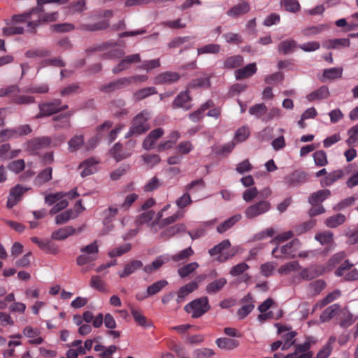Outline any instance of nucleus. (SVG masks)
<instances>
[{
	"instance_id": "nucleus-10",
	"label": "nucleus",
	"mask_w": 358,
	"mask_h": 358,
	"mask_svg": "<svg viewBox=\"0 0 358 358\" xmlns=\"http://www.w3.org/2000/svg\"><path fill=\"white\" fill-rule=\"evenodd\" d=\"M141 61V56L138 53L122 57V59L112 69V72L114 74H118L129 69L131 64L138 63Z\"/></svg>"
},
{
	"instance_id": "nucleus-4",
	"label": "nucleus",
	"mask_w": 358,
	"mask_h": 358,
	"mask_svg": "<svg viewBox=\"0 0 358 358\" xmlns=\"http://www.w3.org/2000/svg\"><path fill=\"white\" fill-rule=\"evenodd\" d=\"M299 240L294 238L282 245L280 248L276 246L273 249L271 254L276 259L294 258L296 257L294 252L299 248Z\"/></svg>"
},
{
	"instance_id": "nucleus-46",
	"label": "nucleus",
	"mask_w": 358,
	"mask_h": 358,
	"mask_svg": "<svg viewBox=\"0 0 358 358\" xmlns=\"http://www.w3.org/2000/svg\"><path fill=\"white\" fill-rule=\"evenodd\" d=\"M280 6L285 10L292 13H296L300 10V4L297 0H281Z\"/></svg>"
},
{
	"instance_id": "nucleus-23",
	"label": "nucleus",
	"mask_w": 358,
	"mask_h": 358,
	"mask_svg": "<svg viewBox=\"0 0 358 358\" xmlns=\"http://www.w3.org/2000/svg\"><path fill=\"white\" fill-rule=\"evenodd\" d=\"M143 266V262L140 260H133L127 263L122 271L118 272L120 278H124L134 273L136 270Z\"/></svg>"
},
{
	"instance_id": "nucleus-27",
	"label": "nucleus",
	"mask_w": 358,
	"mask_h": 358,
	"mask_svg": "<svg viewBox=\"0 0 358 358\" xmlns=\"http://www.w3.org/2000/svg\"><path fill=\"white\" fill-rule=\"evenodd\" d=\"M215 343L218 348L225 350H232L239 345L237 340L229 338H219Z\"/></svg>"
},
{
	"instance_id": "nucleus-6",
	"label": "nucleus",
	"mask_w": 358,
	"mask_h": 358,
	"mask_svg": "<svg viewBox=\"0 0 358 358\" xmlns=\"http://www.w3.org/2000/svg\"><path fill=\"white\" fill-rule=\"evenodd\" d=\"M69 0H37L38 6L32 8L31 10L28 12H25L22 14L20 15H14L12 17V20L14 22H31V15L33 13H37L39 12H43V5L49 3H57L59 4H65L69 2Z\"/></svg>"
},
{
	"instance_id": "nucleus-48",
	"label": "nucleus",
	"mask_w": 358,
	"mask_h": 358,
	"mask_svg": "<svg viewBox=\"0 0 358 358\" xmlns=\"http://www.w3.org/2000/svg\"><path fill=\"white\" fill-rule=\"evenodd\" d=\"M131 249V243H124L119 247L115 248L108 252V256L110 257H115L121 256Z\"/></svg>"
},
{
	"instance_id": "nucleus-58",
	"label": "nucleus",
	"mask_w": 358,
	"mask_h": 358,
	"mask_svg": "<svg viewBox=\"0 0 358 358\" xmlns=\"http://www.w3.org/2000/svg\"><path fill=\"white\" fill-rule=\"evenodd\" d=\"M315 225V221L313 220L305 222L295 227V232L297 235H301L313 229Z\"/></svg>"
},
{
	"instance_id": "nucleus-5",
	"label": "nucleus",
	"mask_w": 358,
	"mask_h": 358,
	"mask_svg": "<svg viewBox=\"0 0 358 358\" xmlns=\"http://www.w3.org/2000/svg\"><path fill=\"white\" fill-rule=\"evenodd\" d=\"M69 108L66 104H62L60 99H55L52 101L41 103L38 105L39 113L36 118L50 116L53 114L63 111Z\"/></svg>"
},
{
	"instance_id": "nucleus-19",
	"label": "nucleus",
	"mask_w": 358,
	"mask_h": 358,
	"mask_svg": "<svg viewBox=\"0 0 358 358\" xmlns=\"http://www.w3.org/2000/svg\"><path fill=\"white\" fill-rule=\"evenodd\" d=\"M197 289L198 282L196 281H191L190 282L182 286L177 293V303H181L187 296Z\"/></svg>"
},
{
	"instance_id": "nucleus-34",
	"label": "nucleus",
	"mask_w": 358,
	"mask_h": 358,
	"mask_svg": "<svg viewBox=\"0 0 358 358\" xmlns=\"http://www.w3.org/2000/svg\"><path fill=\"white\" fill-rule=\"evenodd\" d=\"M329 89L326 86H322L318 90L308 94L306 98L309 101H313L315 100H320L326 99L329 96Z\"/></svg>"
},
{
	"instance_id": "nucleus-62",
	"label": "nucleus",
	"mask_w": 358,
	"mask_h": 358,
	"mask_svg": "<svg viewBox=\"0 0 358 358\" xmlns=\"http://www.w3.org/2000/svg\"><path fill=\"white\" fill-rule=\"evenodd\" d=\"M215 352L210 348H199L194 351V358H212Z\"/></svg>"
},
{
	"instance_id": "nucleus-20",
	"label": "nucleus",
	"mask_w": 358,
	"mask_h": 358,
	"mask_svg": "<svg viewBox=\"0 0 358 358\" xmlns=\"http://www.w3.org/2000/svg\"><path fill=\"white\" fill-rule=\"evenodd\" d=\"M341 306L338 303H334L327 307L321 314L320 319L322 322H327L330 321L336 315L338 317L341 311Z\"/></svg>"
},
{
	"instance_id": "nucleus-22",
	"label": "nucleus",
	"mask_w": 358,
	"mask_h": 358,
	"mask_svg": "<svg viewBox=\"0 0 358 358\" xmlns=\"http://www.w3.org/2000/svg\"><path fill=\"white\" fill-rule=\"evenodd\" d=\"M322 272L319 266L313 265L303 268L300 273V277L303 280H311L322 275Z\"/></svg>"
},
{
	"instance_id": "nucleus-64",
	"label": "nucleus",
	"mask_w": 358,
	"mask_h": 358,
	"mask_svg": "<svg viewBox=\"0 0 358 358\" xmlns=\"http://www.w3.org/2000/svg\"><path fill=\"white\" fill-rule=\"evenodd\" d=\"M164 264V261L162 259V257H157L155 261H153L150 264L146 265L143 267V271L145 273H150L153 271H155L159 268Z\"/></svg>"
},
{
	"instance_id": "nucleus-52",
	"label": "nucleus",
	"mask_w": 358,
	"mask_h": 358,
	"mask_svg": "<svg viewBox=\"0 0 358 358\" xmlns=\"http://www.w3.org/2000/svg\"><path fill=\"white\" fill-rule=\"evenodd\" d=\"M314 162L317 166H324L328 164L326 152L324 150H317L313 155Z\"/></svg>"
},
{
	"instance_id": "nucleus-45",
	"label": "nucleus",
	"mask_w": 358,
	"mask_h": 358,
	"mask_svg": "<svg viewBox=\"0 0 358 358\" xmlns=\"http://www.w3.org/2000/svg\"><path fill=\"white\" fill-rule=\"evenodd\" d=\"M84 143V137L83 135H75L72 137L69 143V149L70 152L77 151Z\"/></svg>"
},
{
	"instance_id": "nucleus-2",
	"label": "nucleus",
	"mask_w": 358,
	"mask_h": 358,
	"mask_svg": "<svg viewBox=\"0 0 358 358\" xmlns=\"http://www.w3.org/2000/svg\"><path fill=\"white\" fill-rule=\"evenodd\" d=\"M210 308L207 296L197 298L185 306V310L191 314L192 317L199 318L207 313Z\"/></svg>"
},
{
	"instance_id": "nucleus-61",
	"label": "nucleus",
	"mask_w": 358,
	"mask_h": 358,
	"mask_svg": "<svg viewBox=\"0 0 358 358\" xmlns=\"http://www.w3.org/2000/svg\"><path fill=\"white\" fill-rule=\"evenodd\" d=\"M210 86V80L208 78H199L192 80L188 85L187 89Z\"/></svg>"
},
{
	"instance_id": "nucleus-42",
	"label": "nucleus",
	"mask_w": 358,
	"mask_h": 358,
	"mask_svg": "<svg viewBox=\"0 0 358 358\" xmlns=\"http://www.w3.org/2000/svg\"><path fill=\"white\" fill-rule=\"evenodd\" d=\"M78 217V214L72 209H69L65 212L57 215L55 217V222L57 224H62L67 222L71 219H74Z\"/></svg>"
},
{
	"instance_id": "nucleus-33",
	"label": "nucleus",
	"mask_w": 358,
	"mask_h": 358,
	"mask_svg": "<svg viewBox=\"0 0 358 358\" xmlns=\"http://www.w3.org/2000/svg\"><path fill=\"white\" fill-rule=\"evenodd\" d=\"M185 229L186 227L185 224H177L163 231L160 234V237L162 238L168 239L173 236L176 234L185 231Z\"/></svg>"
},
{
	"instance_id": "nucleus-26",
	"label": "nucleus",
	"mask_w": 358,
	"mask_h": 358,
	"mask_svg": "<svg viewBox=\"0 0 358 358\" xmlns=\"http://www.w3.org/2000/svg\"><path fill=\"white\" fill-rule=\"evenodd\" d=\"M227 284V280L224 278L216 279L206 285V292L209 294H215L219 292Z\"/></svg>"
},
{
	"instance_id": "nucleus-55",
	"label": "nucleus",
	"mask_w": 358,
	"mask_h": 358,
	"mask_svg": "<svg viewBox=\"0 0 358 358\" xmlns=\"http://www.w3.org/2000/svg\"><path fill=\"white\" fill-rule=\"evenodd\" d=\"M90 285L92 288L95 289L99 292H103L106 287L105 282L101 278L99 275H92L90 281Z\"/></svg>"
},
{
	"instance_id": "nucleus-1",
	"label": "nucleus",
	"mask_w": 358,
	"mask_h": 358,
	"mask_svg": "<svg viewBox=\"0 0 358 358\" xmlns=\"http://www.w3.org/2000/svg\"><path fill=\"white\" fill-rule=\"evenodd\" d=\"M151 118L150 113L144 110L137 114L131 122V126L125 137L139 136L147 132L150 129L148 120Z\"/></svg>"
},
{
	"instance_id": "nucleus-25",
	"label": "nucleus",
	"mask_w": 358,
	"mask_h": 358,
	"mask_svg": "<svg viewBox=\"0 0 358 358\" xmlns=\"http://www.w3.org/2000/svg\"><path fill=\"white\" fill-rule=\"evenodd\" d=\"M76 229L71 226L60 228L52 233L51 238L55 240H64L74 234Z\"/></svg>"
},
{
	"instance_id": "nucleus-14",
	"label": "nucleus",
	"mask_w": 358,
	"mask_h": 358,
	"mask_svg": "<svg viewBox=\"0 0 358 358\" xmlns=\"http://www.w3.org/2000/svg\"><path fill=\"white\" fill-rule=\"evenodd\" d=\"M26 191L27 189L24 188L20 185H17L11 188L9 192L6 207L10 209L15 206L20 201L22 196Z\"/></svg>"
},
{
	"instance_id": "nucleus-32",
	"label": "nucleus",
	"mask_w": 358,
	"mask_h": 358,
	"mask_svg": "<svg viewBox=\"0 0 358 358\" xmlns=\"http://www.w3.org/2000/svg\"><path fill=\"white\" fill-rule=\"evenodd\" d=\"M199 267V264L197 262H190L180 267L178 269V274L180 278H185L193 273Z\"/></svg>"
},
{
	"instance_id": "nucleus-16",
	"label": "nucleus",
	"mask_w": 358,
	"mask_h": 358,
	"mask_svg": "<svg viewBox=\"0 0 358 358\" xmlns=\"http://www.w3.org/2000/svg\"><path fill=\"white\" fill-rule=\"evenodd\" d=\"M240 303L242 304V306L238 310L237 314L241 319H243L255 308V301L252 295L248 294L241 299Z\"/></svg>"
},
{
	"instance_id": "nucleus-39",
	"label": "nucleus",
	"mask_w": 358,
	"mask_h": 358,
	"mask_svg": "<svg viewBox=\"0 0 358 358\" xmlns=\"http://www.w3.org/2000/svg\"><path fill=\"white\" fill-rule=\"evenodd\" d=\"M249 10V3L247 2H243L231 8L227 11V14L231 16L237 17L248 13Z\"/></svg>"
},
{
	"instance_id": "nucleus-35",
	"label": "nucleus",
	"mask_w": 358,
	"mask_h": 358,
	"mask_svg": "<svg viewBox=\"0 0 358 358\" xmlns=\"http://www.w3.org/2000/svg\"><path fill=\"white\" fill-rule=\"evenodd\" d=\"M267 113V107L264 103H257L249 108V113L263 121Z\"/></svg>"
},
{
	"instance_id": "nucleus-51",
	"label": "nucleus",
	"mask_w": 358,
	"mask_h": 358,
	"mask_svg": "<svg viewBox=\"0 0 358 358\" xmlns=\"http://www.w3.org/2000/svg\"><path fill=\"white\" fill-rule=\"evenodd\" d=\"M342 68H331L325 69L323 72V77L324 79L334 80L340 78L342 76Z\"/></svg>"
},
{
	"instance_id": "nucleus-44",
	"label": "nucleus",
	"mask_w": 358,
	"mask_h": 358,
	"mask_svg": "<svg viewBox=\"0 0 358 358\" xmlns=\"http://www.w3.org/2000/svg\"><path fill=\"white\" fill-rule=\"evenodd\" d=\"M168 285L166 280H161L154 282L147 288V296H153L159 292L164 287Z\"/></svg>"
},
{
	"instance_id": "nucleus-29",
	"label": "nucleus",
	"mask_w": 358,
	"mask_h": 358,
	"mask_svg": "<svg viewBox=\"0 0 358 358\" xmlns=\"http://www.w3.org/2000/svg\"><path fill=\"white\" fill-rule=\"evenodd\" d=\"M344 173L342 170L338 169L329 173L324 178L321 180L322 187L330 186L338 179L343 178Z\"/></svg>"
},
{
	"instance_id": "nucleus-15",
	"label": "nucleus",
	"mask_w": 358,
	"mask_h": 358,
	"mask_svg": "<svg viewBox=\"0 0 358 358\" xmlns=\"http://www.w3.org/2000/svg\"><path fill=\"white\" fill-rule=\"evenodd\" d=\"M190 97L188 92V89L185 91L180 92L175 98L172 106L173 108H181L185 110H188L192 108L190 104Z\"/></svg>"
},
{
	"instance_id": "nucleus-60",
	"label": "nucleus",
	"mask_w": 358,
	"mask_h": 358,
	"mask_svg": "<svg viewBox=\"0 0 358 358\" xmlns=\"http://www.w3.org/2000/svg\"><path fill=\"white\" fill-rule=\"evenodd\" d=\"M75 29L73 24H54L50 27V29L56 33H65Z\"/></svg>"
},
{
	"instance_id": "nucleus-49",
	"label": "nucleus",
	"mask_w": 358,
	"mask_h": 358,
	"mask_svg": "<svg viewBox=\"0 0 358 358\" xmlns=\"http://www.w3.org/2000/svg\"><path fill=\"white\" fill-rule=\"evenodd\" d=\"M171 350L175 354L176 358H191L187 349L180 344H173Z\"/></svg>"
},
{
	"instance_id": "nucleus-3",
	"label": "nucleus",
	"mask_w": 358,
	"mask_h": 358,
	"mask_svg": "<svg viewBox=\"0 0 358 358\" xmlns=\"http://www.w3.org/2000/svg\"><path fill=\"white\" fill-rule=\"evenodd\" d=\"M81 254L76 258V263L78 266H83L96 261L98 259L99 246L96 241L93 243L82 247Z\"/></svg>"
},
{
	"instance_id": "nucleus-63",
	"label": "nucleus",
	"mask_w": 358,
	"mask_h": 358,
	"mask_svg": "<svg viewBox=\"0 0 358 358\" xmlns=\"http://www.w3.org/2000/svg\"><path fill=\"white\" fill-rule=\"evenodd\" d=\"M25 163L23 159L15 160L8 164V169L15 173H19L23 171Z\"/></svg>"
},
{
	"instance_id": "nucleus-18",
	"label": "nucleus",
	"mask_w": 358,
	"mask_h": 358,
	"mask_svg": "<svg viewBox=\"0 0 358 358\" xmlns=\"http://www.w3.org/2000/svg\"><path fill=\"white\" fill-rule=\"evenodd\" d=\"M331 191L328 189H320L312 193L308 199V202L311 206L320 204L331 196Z\"/></svg>"
},
{
	"instance_id": "nucleus-41",
	"label": "nucleus",
	"mask_w": 358,
	"mask_h": 358,
	"mask_svg": "<svg viewBox=\"0 0 358 358\" xmlns=\"http://www.w3.org/2000/svg\"><path fill=\"white\" fill-rule=\"evenodd\" d=\"M131 313L136 323L138 325L143 327H152V323L151 322L148 321L147 318L141 314V312L134 309V308H131Z\"/></svg>"
},
{
	"instance_id": "nucleus-9",
	"label": "nucleus",
	"mask_w": 358,
	"mask_h": 358,
	"mask_svg": "<svg viewBox=\"0 0 358 358\" xmlns=\"http://www.w3.org/2000/svg\"><path fill=\"white\" fill-rule=\"evenodd\" d=\"M129 87V80L126 77L119 78L108 83H104L99 87V91L103 93L109 94L125 87Z\"/></svg>"
},
{
	"instance_id": "nucleus-43",
	"label": "nucleus",
	"mask_w": 358,
	"mask_h": 358,
	"mask_svg": "<svg viewBox=\"0 0 358 358\" xmlns=\"http://www.w3.org/2000/svg\"><path fill=\"white\" fill-rule=\"evenodd\" d=\"M315 238L322 245L330 244L334 241V234L329 231H322L316 234Z\"/></svg>"
},
{
	"instance_id": "nucleus-37",
	"label": "nucleus",
	"mask_w": 358,
	"mask_h": 358,
	"mask_svg": "<svg viewBox=\"0 0 358 358\" xmlns=\"http://www.w3.org/2000/svg\"><path fill=\"white\" fill-rule=\"evenodd\" d=\"M243 64V57L234 55L227 57L224 62V68L232 69L241 66Z\"/></svg>"
},
{
	"instance_id": "nucleus-17",
	"label": "nucleus",
	"mask_w": 358,
	"mask_h": 358,
	"mask_svg": "<svg viewBox=\"0 0 358 358\" xmlns=\"http://www.w3.org/2000/svg\"><path fill=\"white\" fill-rule=\"evenodd\" d=\"M164 134L162 128H157L151 131L143 142V147L145 150H149L154 148L157 141Z\"/></svg>"
},
{
	"instance_id": "nucleus-8",
	"label": "nucleus",
	"mask_w": 358,
	"mask_h": 358,
	"mask_svg": "<svg viewBox=\"0 0 358 358\" xmlns=\"http://www.w3.org/2000/svg\"><path fill=\"white\" fill-rule=\"evenodd\" d=\"M38 24H27L26 29L17 24H7V26L2 29L3 34L5 36H10L17 34H22L25 31L31 34L36 32V27Z\"/></svg>"
},
{
	"instance_id": "nucleus-56",
	"label": "nucleus",
	"mask_w": 358,
	"mask_h": 358,
	"mask_svg": "<svg viewBox=\"0 0 358 358\" xmlns=\"http://www.w3.org/2000/svg\"><path fill=\"white\" fill-rule=\"evenodd\" d=\"M183 216V213L181 211H178L173 215L168 217L165 219H162V220L159 221L158 224L159 226L160 229H162L165 227L167 225H169L175 222H176L178 220L180 219Z\"/></svg>"
},
{
	"instance_id": "nucleus-21",
	"label": "nucleus",
	"mask_w": 358,
	"mask_h": 358,
	"mask_svg": "<svg viewBox=\"0 0 358 358\" xmlns=\"http://www.w3.org/2000/svg\"><path fill=\"white\" fill-rule=\"evenodd\" d=\"M257 72V66L255 63H251L243 68L237 69L235 71V78L236 80H242L249 78Z\"/></svg>"
},
{
	"instance_id": "nucleus-47",
	"label": "nucleus",
	"mask_w": 358,
	"mask_h": 358,
	"mask_svg": "<svg viewBox=\"0 0 358 358\" xmlns=\"http://www.w3.org/2000/svg\"><path fill=\"white\" fill-rule=\"evenodd\" d=\"M108 24H80L78 29L83 31H97L107 29Z\"/></svg>"
},
{
	"instance_id": "nucleus-59",
	"label": "nucleus",
	"mask_w": 358,
	"mask_h": 358,
	"mask_svg": "<svg viewBox=\"0 0 358 358\" xmlns=\"http://www.w3.org/2000/svg\"><path fill=\"white\" fill-rule=\"evenodd\" d=\"M300 268V265L298 262H291L287 264L282 265L279 269L278 272L281 274H287L291 271H296Z\"/></svg>"
},
{
	"instance_id": "nucleus-53",
	"label": "nucleus",
	"mask_w": 358,
	"mask_h": 358,
	"mask_svg": "<svg viewBox=\"0 0 358 358\" xmlns=\"http://www.w3.org/2000/svg\"><path fill=\"white\" fill-rule=\"evenodd\" d=\"M220 50V45L219 44L210 43L198 48L197 53L198 55L206 53L217 54Z\"/></svg>"
},
{
	"instance_id": "nucleus-12",
	"label": "nucleus",
	"mask_w": 358,
	"mask_h": 358,
	"mask_svg": "<svg viewBox=\"0 0 358 358\" xmlns=\"http://www.w3.org/2000/svg\"><path fill=\"white\" fill-rule=\"evenodd\" d=\"M52 139L49 136H42L32 138L27 141V149L33 153L41 149L48 148L50 145Z\"/></svg>"
},
{
	"instance_id": "nucleus-30",
	"label": "nucleus",
	"mask_w": 358,
	"mask_h": 358,
	"mask_svg": "<svg viewBox=\"0 0 358 358\" xmlns=\"http://www.w3.org/2000/svg\"><path fill=\"white\" fill-rule=\"evenodd\" d=\"M346 221V217L342 213H338L327 217L324 220L325 225L329 228H336Z\"/></svg>"
},
{
	"instance_id": "nucleus-31",
	"label": "nucleus",
	"mask_w": 358,
	"mask_h": 358,
	"mask_svg": "<svg viewBox=\"0 0 358 358\" xmlns=\"http://www.w3.org/2000/svg\"><path fill=\"white\" fill-rule=\"evenodd\" d=\"M52 169L51 167H48L39 172L34 179V185L40 187L50 180L52 179Z\"/></svg>"
},
{
	"instance_id": "nucleus-57",
	"label": "nucleus",
	"mask_w": 358,
	"mask_h": 358,
	"mask_svg": "<svg viewBox=\"0 0 358 358\" xmlns=\"http://www.w3.org/2000/svg\"><path fill=\"white\" fill-rule=\"evenodd\" d=\"M250 136V130L248 127L243 126L237 129L234 136V141L240 143L245 141Z\"/></svg>"
},
{
	"instance_id": "nucleus-54",
	"label": "nucleus",
	"mask_w": 358,
	"mask_h": 358,
	"mask_svg": "<svg viewBox=\"0 0 358 358\" xmlns=\"http://www.w3.org/2000/svg\"><path fill=\"white\" fill-rule=\"evenodd\" d=\"M350 41L346 38H339L329 40L325 42L324 45L327 48H336L339 46L348 47L350 45Z\"/></svg>"
},
{
	"instance_id": "nucleus-40",
	"label": "nucleus",
	"mask_w": 358,
	"mask_h": 358,
	"mask_svg": "<svg viewBox=\"0 0 358 358\" xmlns=\"http://www.w3.org/2000/svg\"><path fill=\"white\" fill-rule=\"evenodd\" d=\"M296 47V42L293 39L285 40L278 45V51L284 55L293 52Z\"/></svg>"
},
{
	"instance_id": "nucleus-38",
	"label": "nucleus",
	"mask_w": 358,
	"mask_h": 358,
	"mask_svg": "<svg viewBox=\"0 0 358 358\" xmlns=\"http://www.w3.org/2000/svg\"><path fill=\"white\" fill-rule=\"evenodd\" d=\"M157 93V92L155 87H144L135 92L134 93V98L136 101H141Z\"/></svg>"
},
{
	"instance_id": "nucleus-36",
	"label": "nucleus",
	"mask_w": 358,
	"mask_h": 358,
	"mask_svg": "<svg viewBox=\"0 0 358 358\" xmlns=\"http://www.w3.org/2000/svg\"><path fill=\"white\" fill-rule=\"evenodd\" d=\"M241 218V215L238 214L235 215L230 218L227 219L217 227V231L220 234L225 232L230 229L235 223L238 222Z\"/></svg>"
},
{
	"instance_id": "nucleus-50",
	"label": "nucleus",
	"mask_w": 358,
	"mask_h": 358,
	"mask_svg": "<svg viewBox=\"0 0 358 358\" xmlns=\"http://www.w3.org/2000/svg\"><path fill=\"white\" fill-rule=\"evenodd\" d=\"M51 55V52L44 48H37L34 50H29L25 52V55L29 58L35 57H46Z\"/></svg>"
},
{
	"instance_id": "nucleus-24",
	"label": "nucleus",
	"mask_w": 358,
	"mask_h": 358,
	"mask_svg": "<svg viewBox=\"0 0 358 358\" xmlns=\"http://www.w3.org/2000/svg\"><path fill=\"white\" fill-rule=\"evenodd\" d=\"M337 319L339 320V325L343 328L348 327L355 322L352 314L348 308L341 309Z\"/></svg>"
},
{
	"instance_id": "nucleus-28",
	"label": "nucleus",
	"mask_w": 358,
	"mask_h": 358,
	"mask_svg": "<svg viewBox=\"0 0 358 358\" xmlns=\"http://www.w3.org/2000/svg\"><path fill=\"white\" fill-rule=\"evenodd\" d=\"M194 255V250L192 247H188L172 255L171 259L174 262H187Z\"/></svg>"
},
{
	"instance_id": "nucleus-7",
	"label": "nucleus",
	"mask_w": 358,
	"mask_h": 358,
	"mask_svg": "<svg viewBox=\"0 0 358 358\" xmlns=\"http://www.w3.org/2000/svg\"><path fill=\"white\" fill-rule=\"evenodd\" d=\"M271 208V205L269 201L262 200L248 206L245 210V215L248 219H253L267 213Z\"/></svg>"
},
{
	"instance_id": "nucleus-13",
	"label": "nucleus",
	"mask_w": 358,
	"mask_h": 358,
	"mask_svg": "<svg viewBox=\"0 0 358 358\" xmlns=\"http://www.w3.org/2000/svg\"><path fill=\"white\" fill-rule=\"evenodd\" d=\"M180 76L174 71H165L157 75L154 79L155 85H171L179 80Z\"/></svg>"
},
{
	"instance_id": "nucleus-11",
	"label": "nucleus",
	"mask_w": 358,
	"mask_h": 358,
	"mask_svg": "<svg viewBox=\"0 0 358 358\" xmlns=\"http://www.w3.org/2000/svg\"><path fill=\"white\" fill-rule=\"evenodd\" d=\"M308 180V173L303 171L296 170L285 178V182L289 187H299Z\"/></svg>"
}]
</instances>
